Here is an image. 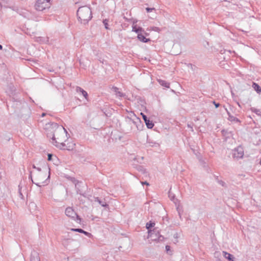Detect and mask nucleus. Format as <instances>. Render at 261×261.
<instances>
[{"label": "nucleus", "mask_w": 261, "mask_h": 261, "mask_svg": "<svg viewBox=\"0 0 261 261\" xmlns=\"http://www.w3.org/2000/svg\"><path fill=\"white\" fill-rule=\"evenodd\" d=\"M155 10V9L154 8H149V7H147V8H146V10L147 12H148V13L150 12L152 10Z\"/></svg>", "instance_id": "obj_33"}, {"label": "nucleus", "mask_w": 261, "mask_h": 261, "mask_svg": "<svg viewBox=\"0 0 261 261\" xmlns=\"http://www.w3.org/2000/svg\"><path fill=\"white\" fill-rule=\"evenodd\" d=\"M30 261H40L39 253L34 250L32 252L30 257Z\"/></svg>", "instance_id": "obj_10"}, {"label": "nucleus", "mask_w": 261, "mask_h": 261, "mask_svg": "<svg viewBox=\"0 0 261 261\" xmlns=\"http://www.w3.org/2000/svg\"><path fill=\"white\" fill-rule=\"evenodd\" d=\"M152 30H153L154 31L159 32L160 31V29L158 27H154L152 28Z\"/></svg>", "instance_id": "obj_39"}, {"label": "nucleus", "mask_w": 261, "mask_h": 261, "mask_svg": "<svg viewBox=\"0 0 261 261\" xmlns=\"http://www.w3.org/2000/svg\"><path fill=\"white\" fill-rule=\"evenodd\" d=\"M260 164L261 165V158H260Z\"/></svg>", "instance_id": "obj_56"}, {"label": "nucleus", "mask_w": 261, "mask_h": 261, "mask_svg": "<svg viewBox=\"0 0 261 261\" xmlns=\"http://www.w3.org/2000/svg\"><path fill=\"white\" fill-rule=\"evenodd\" d=\"M19 196L21 198V199H23L24 198V196H23V194H22V193L21 192L20 188L19 186Z\"/></svg>", "instance_id": "obj_35"}, {"label": "nucleus", "mask_w": 261, "mask_h": 261, "mask_svg": "<svg viewBox=\"0 0 261 261\" xmlns=\"http://www.w3.org/2000/svg\"><path fill=\"white\" fill-rule=\"evenodd\" d=\"M39 177L38 180H42V179L41 178V177L42 176V174L41 173L39 174Z\"/></svg>", "instance_id": "obj_44"}, {"label": "nucleus", "mask_w": 261, "mask_h": 261, "mask_svg": "<svg viewBox=\"0 0 261 261\" xmlns=\"http://www.w3.org/2000/svg\"><path fill=\"white\" fill-rule=\"evenodd\" d=\"M51 125L53 128H59V126L57 123L53 122L51 123Z\"/></svg>", "instance_id": "obj_31"}, {"label": "nucleus", "mask_w": 261, "mask_h": 261, "mask_svg": "<svg viewBox=\"0 0 261 261\" xmlns=\"http://www.w3.org/2000/svg\"><path fill=\"white\" fill-rule=\"evenodd\" d=\"M148 238H150L152 241L158 242L163 241L164 239V237L160 234L158 228H153L152 230H150L148 232Z\"/></svg>", "instance_id": "obj_3"}, {"label": "nucleus", "mask_w": 261, "mask_h": 261, "mask_svg": "<svg viewBox=\"0 0 261 261\" xmlns=\"http://www.w3.org/2000/svg\"><path fill=\"white\" fill-rule=\"evenodd\" d=\"M67 146H66V150H72L74 147H75V144L73 143H70L69 144L67 143Z\"/></svg>", "instance_id": "obj_26"}, {"label": "nucleus", "mask_w": 261, "mask_h": 261, "mask_svg": "<svg viewBox=\"0 0 261 261\" xmlns=\"http://www.w3.org/2000/svg\"><path fill=\"white\" fill-rule=\"evenodd\" d=\"M45 115H46V113H42V114H41V116L42 117H44Z\"/></svg>", "instance_id": "obj_48"}, {"label": "nucleus", "mask_w": 261, "mask_h": 261, "mask_svg": "<svg viewBox=\"0 0 261 261\" xmlns=\"http://www.w3.org/2000/svg\"><path fill=\"white\" fill-rule=\"evenodd\" d=\"M88 188V187L87 185H84L83 183V185H81V186H77V187H75L76 190V194H79V193L78 192L79 190H80V192H81L83 193V192L84 191L83 188Z\"/></svg>", "instance_id": "obj_22"}, {"label": "nucleus", "mask_w": 261, "mask_h": 261, "mask_svg": "<svg viewBox=\"0 0 261 261\" xmlns=\"http://www.w3.org/2000/svg\"><path fill=\"white\" fill-rule=\"evenodd\" d=\"M228 120L230 121L236 122H241V121L237 117L231 115L228 117Z\"/></svg>", "instance_id": "obj_24"}, {"label": "nucleus", "mask_w": 261, "mask_h": 261, "mask_svg": "<svg viewBox=\"0 0 261 261\" xmlns=\"http://www.w3.org/2000/svg\"><path fill=\"white\" fill-rule=\"evenodd\" d=\"M12 100L13 101H16V102H20V103H21V101H22V99H20V98H18V99H16L15 98L13 97L12 98Z\"/></svg>", "instance_id": "obj_32"}, {"label": "nucleus", "mask_w": 261, "mask_h": 261, "mask_svg": "<svg viewBox=\"0 0 261 261\" xmlns=\"http://www.w3.org/2000/svg\"><path fill=\"white\" fill-rule=\"evenodd\" d=\"M165 249H166V251L167 253H170L169 251H170V246L169 245H166L165 246Z\"/></svg>", "instance_id": "obj_36"}, {"label": "nucleus", "mask_w": 261, "mask_h": 261, "mask_svg": "<svg viewBox=\"0 0 261 261\" xmlns=\"http://www.w3.org/2000/svg\"><path fill=\"white\" fill-rule=\"evenodd\" d=\"M158 82L161 86L164 87L165 88H169L170 87V83L166 81L159 80Z\"/></svg>", "instance_id": "obj_20"}, {"label": "nucleus", "mask_w": 261, "mask_h": 261, "mask_svg": "<svg viewBox=\"0 0 261 261\" xmlns=\"http://www.w3.org/2000/svg\"><path fill=\"white\" fill-rule=\"evenodd\" d=\"M112 90L114 92H115L116 97H122L125 96V94L120 91L119 89L116 86H113L112 87Z\"/></svg>", "instance_id": "obj_9"}, {"label": "nucleus", "mask_w": 261, "mask_h": 261, "mask_svg": "<svg viewBox=\"0 0 261 261\" xmlns=\"http://www.w3.org/2000/svg\"><path fill=\"white\" fill-rule=\"evenodd\" d=\"M212 103L215 105L216 108H218L220 106V103L216 102L215 100L212 101Z\"/></svg>", "instance_id": "obj_34"}, {"label": "nucleus", "mask_w": 261, "mask_h": 261, "mask_svg": "<svg viewBox=\"0 0 261 261\" xmlns=\"http://www.w3.org/2000/svg\"><path fill=\"white\" fill-rule=\"evenodd\" d=\"M155 225V223L150 221L149 222L146 223V228L148 230V232L150 230H152L151 228Z\"/></svg>", "instance_id": "obj_21"}, {"label": "nucleus", "mask_w": 261, "mask_h": 261, "mask_svg": "<svg viewBox=\"0 0 261 261\" xmlns=\"http://www.w3.org/2000/svg\"><path fill=\"white\" fill-rule=\"evenodd\" d=\"M250 110L252 112L254 113L255 114L258 116L261 115V111L259 109H257L255 108L252 107L250 108Z\"/></svg>", "instance_id": "obj_25"}, {"label": "nucleus", "mask_w": 261, "mask_h": 261, "mask_svg": "<svg viewBox=\"0 0 261 261\" xmlns=\"http://www.w3.org/2000/svg\"><path fill=\"white\" fill-rule=\"evenodd\" d=\"M221 133L225 141H227L228 139H230L233 136L232 133L231 131H229L228 129H222Z\"/></svg>", "instance_id": "obj_8"}, {"label": "nucleus", "mask_w": 261, "mask_h": 261, "mask_svg": "<svg viewBox=\"0 0 261 261\" xmlns=\"http://www.w3.org/2000/svg\"><path fill=\"white\" fill-rule=\"evenodd\" d=\"M50 0H37L34 7L38 11H43L50 7Z\"/></svg>", "instance_id": "obj_2"}, {"label": "nucleus", "mask_w": 261, "mask_h": 261, "mask_svg": "<svg viewBox=\"0 0 261 261\" xmlns=\"http://www.w3.org/2000/svg\"><path fill=\"white\" fill-rule=\"evenodd\" d=\"M224 108L225 109V110L226 111V112L227 113V111H229L226 108H225V106H223Z\"/></svg>", "instance_id": "obj_51"}, {"label": "nucleus", "mask_w": 261, "mask_h": 261, "mask_svg": "<svg viewBox=\"0 0 261 261\" xmlns=\"http://www.w3.org/2000/svg\"><path fill=\"white\" fill-rule=\"evenodd\" d=\"M53 158V154L51 153H48L47 154V160L48 161H51Z\"/></svg>", "instance_id": "obj_37"}, {"label": "nucleus", "mask_w": 261, "mask_h": 261, "mask_svg": "<svg viewBox=\"0 0 261 261\" xmlns=\"http://www.w3.org/2000/svg\"><path fill=\"white\" fill-rule=\"evenodd\" d=\"M29 178L31 180V181H32L33 183H34V181L33 180V178H32V171H30V174H29Z\"/></svg>", "instance_id": "obj_38"}, {"label": "nucleus", "mask_w": 261, "mask_h": 261, "mask_svg": "<svg viewBox=\"0 0 261 261\" xmlns=\"http://www.w3.org/2000/svg\"><path fill=\"white\" fill-rule=\"evenodd\" d=\"M147 144L149 145V146L151 147H158L159 146V143L153 141L152 140H151L150 139L147 140Z\"/></svg>", "instance_id": "obj_23"}, {"label": "nucleus", "mask_w": 261, "mask_h": 261, "mask_svg": "<svg viewBox=\"0 0 261 261\" xmlns=\"http://www.w3.org/2000/svg\"><path fill=\"white\" fill-rule=\"evenodd\" d=\"M216 179L217 181L218 182V184L219 185H220L221 186H222L223 187H226V185L225 182L222 180H219L218 179V176L216 177Z\"/></svg>", "instance_id": "obj_27"}, {"label": "nucleus", "mask_w": 261, "mask_h": 261, "mask_svg": "<svg viewBox=\"0 0 261 261\" xmlns=\"http://www.w3.org/2000/svg\"><path fill=\"white\" fill-rule=\"evenodd\" d=\"M108 21H109V20L107 19H105L103 20V23L105 25V29L107 30L109 29V25H108Z\"/></svg>", "instance_id": "obj_28"}, {"label": "nucleus", "mask_w": 261, "mask_h": 261, "mask_svg": "<svg viewBox=\"0 0 261 261\" xmlns=\"http://www.w3.org/2000/svg\"><path fill=\"white\" fill-rule=\"evenodd\" d=\"M77 19L81 23L86 24L92 18V11L87 6L80 7L76 12Z\"/></svg>", "instance_id": "obj_1"}, {"label": "nucleus", "mask_w": 261, "mask_h": 261, "mask_svg": "<svg viewBox=\"0 0 261 261\" xmlns=\"http://www.w3.org/2000/svg\"><path fill=\"white\" fill-rule=\"evenodd\" d=\"M132 31L138 34L141 32H144V30L142 27H137V25H133L132 27Z\"/></svg>", "instance_id": "obj_15"}, {"label": "nucleus", "mask_w": 261, "mask_h": 261, "mask_svg": "<svg viewBox=\"0 0 261 261\" xmlns=\"http://www.w3.org/2000/svg\"><path fill=\"white\" fill-rule=\"evenodd\" d=\"M244 154V149L241 145L234 148L232 151V156L233 159L236 160L242 159Z\"/></svg>", "instance_id": "obj_4"}, {"label": "nucleus", "mask_w": 261, "mask_h": 261, "mask_svg": "<svg viewBox=\"0 0 261 261\" xmlns=\"http://www.w3.org/2000/svg\"><path fill=\"white\" fill-rule=\"evenodd\" d=\"M51 139H52L51 143L54 145L56 146L57 147L60 148V149H63V150L66 149V148L67 145L64 142L59 143L56 140L54 134L53 135Z\"/></svg>", "instance_id": "obj_6"}, {"label": "nucleus", "mask_w": 261, "mask_h": 261, "mask_svg": "<svg viewBox=\"0 0 261 261\" xmlns=\"http://www.w3.org/2000/svg\"><path fill=\"white\" fill-rule=\"evenodd\" d=\"M94 200L97 202L102 207H107L109 206V205L106 203L105 200H100L98 197H94Z\"/></svg>", "instance_id": "obj_17"}, {"label": "nucleus", "mask_w": 261, "mask_h": 261, "mask_svg": "<svg viewBox=\"0 0 261 261\" xmlns=\"http://www.w3.org/2000/svg\"><path fill=\"white\" fill-rule=\"evenodd\" d=\"M34 184H35V185H36V186H37L38 187H40L41 186L40 185V183H39V182H37V183L34 182Z\"/></svg>", "instance_id": "obj_46"}, {"label": "nucleus", "mask_w": 261, "mask_h": 261, "mask_svg": "<svg viewBox=\"0 0 261 261\" xmlns=\"http://www.w3.org/2000/svg\"><path fill=\"white\" fill-rule=\"evenodd\" d=\"M61 128L63 129L64 131L66 133V135H67L68 133L65 128H64L62 126H61Z\"/></svg>", "instance_id": "obj_43"}, {"label": "nucleus", "mask_w": 261, "mask_h": 261, "mask_svg": "<svg viewBox=\"0 0 261 261\" xmlns=\"http://www.w3.org/2000/svg\"><path fill=\"white\" fill-rule=\"evenodd\" d=\"M137 38L140 41L144 42V43H147V42L150 41V39L149 38H146L145 37V36L144 35L143 33H142L141 32L138 34Z\"/></svg>", "instance_id": "obj_11"}, {"label": "nucleus", "mask_w": 261, "mask_h": 261, "mask_svg": "<svg viewBox=\"0 0 261 261\" xmlns=\"http://www.w3.org/2000/svg\"><path fill=\"white\" fill-rule=\"evenodd\" d=\"M177 210L178 211V214H179L180 218H181L180 213L179 211H178V207L177 208Z\"/></svg>", "instance_id": "obj_52"}, {"label": "nucleus", "mask_w": 261, "mask_h": 261, "mask_svg": "<svg viewBox=\"0 0 261 261\" xmlns=\"http://www.w3.org/2000/svg\"><path fill=\"white\" fill-rule=\"evenodd\" d=\"M67 178L70 180L75 185V187H77V186H81V185H83L82 181H79L74 177L69 176L67 177Z\"/></svg>", "instance_id": "obj_16"}, {"label": "nucleus", "mask_w": 261, "mask_h": 261, "mask_svg": "<svg viewBox=\"0 0 261 261\" xmlns=\"http://www.w3.org/2000/svg\"><path fill=\"white\" fill-rule=\"evenodd\" d=\"M143 33L145 35H148V33H146L145 31H144V32H143Z\"/></svg>", "instance_id": "obj_55"}, {"label": "nucleus", "mask_w": 261, "mask_h": 261, "mask_svg": "<svg viewBox=\"0 0 261 261\" xmlns=\"http://www.w3.org/2000/svg\"><path fill=\"white\" fill-rule=\"evenodd\" d=\"M141 184L142 185H146L147 186H149V183L147 181H141Z\"/></svg>", "instance_id": "obj_41"}, {"label": "nucleus", "mask_w": 261, "mask_h": 261, "mask_svg": "<svg viewBox=\"0 0 261 261\" xmlns=\"http://www.w3.org/2000/svg\"><path fill=\"white\" fill-rule=\"evenodd\" d=\"M224 257L229 261H235V257L234 256L225 251H223Z\"/></svg>", "instance_id": "obj_13"}, {"label": "nucleus", "mask_w": 261, "mask_h": 261, "mask_svg": "<svg viewBox=\"0 0 261 261\" xmlns=\"http://www.w3.org/2000/svg\"><path fill=\"white\" fill-rule=\"evenodd\" d=\"M252 87L258 94L261 92V87L258 84L253 82Z\"/></svg>", "instance_id": "obj_19"}, {"label": "nucleus", "mask_w": 261, "mask_h": 261, "mask_svg": "<svg viewBox=\"0 0 261 261\" xmlns=\"http://www.w3.org/2000/svg\"><path fill=\"white\" fill-rule=\"evenodd\" d=\"M227 114L228 115V117H229V116H231L232 115L230 114V113L229 112V111H227Z\"/></svg>", "instance_id": "obj_49"}, {"label": "nucleus", "mask_w": 261, "mask_h": 261, "mask_svg": "<svg viewBox=\"0 0 261 261\" xmlns=\"http://www.w3.org/2000/svg\"><path fill=\"white\" fill-rule=\"evenodd\" d=\"M187 66H188V67H190L192 69H193V65H192V64H191V63H188V64H187Z\"/></svg>", "instance_id": "obj_42"}, {"label": "nucleus", "mask_w": 261, "mask_h": 261, "mask_svg": "<svg viewBox=\"0 0 261 261\" xmlns=\"http://www.w3.org/2000/svg\"><path fill=\"white\" fill-rule=\"evenodd\" d=\"M168 194H169V197L170 198V199L172 200V201H173L174 198H175V195L174 194L171 193V192H170V191H169L168 192Z\"/></svg>", "instance_id": "obj_30"}, {"label": "nucleus", "mask_w": 261, "mask_h": 261, "mask_svg": "<svg viewBox=\"0 0 261 261\" xmlns=\"http://www.w3.org/2000/svg\"><path fill=\"white\" fill-rule=\"evenodd\" d=\"M36 169H37L39 172L41 171V169L39 167H37V168Z\"/></svg>", "instance_id": "obj_47"}, {"label": "nucleus", "mask_w": 261, "mask_h": 261, "mask_svg": "<svg viewBox=\"0 0 261 261\" xmlns=\"http://www.w3.org/2000/svg\"><path fill=\"white\" fill-rule=\"evenodd\" d=\"M143 120L148 128L151 129L154 126V123L148 117L143 113H141Z\"/></svg>", "instance_id": "obj_7"}, {"label": "nucleus", "mask_w": 261, "mask_h": 261, "mask_svg": "<svg viewBox=\"0 0 261 261\" xmlns=\"http://www.w3.org/2000/svg\"><path fill=\"white\" fill-rule=\"evenodd\" d=\"M92 197V195L91 194H89L88 197H86L88 199L91 200V198Z\"/></svg>", "instance_id": "obj_45"}, {"label": "nucleus", "mask_w": 261, "mask_h": 261, "mask_svg": "<svg viewBox=\"0 0 261 261\" xmlns=\"http://www.w3.org/2000/svg\"><path fill=\"white\" fill-rule=\"evenodd\" d=\"M3 49V46L0 44V50H2Z\"/></svg>", "instance_id": "obj_54"}, {"label": "nucleus", "mask_w": 261, "mask_h": 261, "mask_svg": "<svg viewBox=\"0 0 261 261\" xmlns=\"http://www.w3.org/2000/svg\"><path fill=\"white\" fill-rule=\"evenodd\" d=\"M32 167H33L34 169H36V168H37V167L35 166V165H33Z\"/></svg>", "instance_id": "obj_53"}, {"label": "nucleus", "mask_w": 261, "mask_h": 261, "mask_svg": "<svg viewBox=\"0 0 261 261\" xmlns=\"http://www.w3.org/2000/svg\"><path fill=\"white\" fill-rule=\"evenodd\" d=\"M78 192L79 193V194L83 196V197L86 198L88 197L89 194L85 191H83V193L81 192H80V190H79Z\"/></svg>", "instance_id": "obj_29"}, {"label": "nucleus", "mask_w": 261, "mask_h": 261, "mask_svg": "<svg viewBox=\"0 0 261 261\" xmlns=\"http://www.w3.org/2000/svg\"><path fill=\"white\" fill-rule=\"evenodd\" d=\"M76 91L77 92L81 93V94L84 96V97L86 99H88V95L87 92L84 90L83 89H82L81 87L77 86L76 88Z\"/></svg>", "instance_id": "obj_14"}, {"label": "nucleus", "mask_w": 261, "mask_h": 261, "mask_svg": "<svg viewBox=\"0 0 261 261\" xmlns=\"http://www.w3.org/2000/svg\"><path fill=\"white\" fill-rule=\"evenodd\" d=\"M225 50H220V53L223 54H224L225 53Z\"/></svg>", "instance_id": "obj_50"}, {"label": "nucleus", "mask_w": 261, "mask_h": 261, "mask_svg": "<svg viewBox=\"0 0 261 261\" xmlns=\"http://www.w3.org/2000/svg\"><path fill=\"white\" fill-rule=\"evenodd\" d=\"M71 230L74 232H78L80 233H84L85 236L90 237L92 234L91 233L86 231L82 228H71Z\"/></svg>", "instance_id": "obj_12"}, {"label": "nucleus", "mask_w": 261, "mask_h": 261, "mask_svg": "<svg viewBox=\"0 0 261 261\" xmlns=\"http://www.w3.org/2000/svg\"><path fill=\"white\" fill-rule=\"evenodd\" d=\"M135 168L138 171L141 172L142 173L145 175V176H147V172L143 166L137 165Z\"/></svg>", "instance_id": "obj_18"}, {"label": "nucleus", "mask_w": 261, "mask_h": 261, "mask_svg": "<svg viewBox=\"0 0 261 261\" xmlns=\"http://www.w3.org/2000/svg\"><path fill=\"white\" fill-rule=\"evenodd\" d=\"M47 169H48V170H49V171H48L49 174H48V177H47V179H46L44 181L42 182V183H45V182H46L48 178H49V177H50V168H49V167H48V166L47 167Z\"/></svg>", "instance_id": "obj_40"}, {"label": "nucleus", "mask_w": 261, "mask_h": 261, "mask_svg": "<svg viewBox=\"0 0 261 261\" xmlns=\"http://www.w3.org/2000/svg\"><path fill=\"white\" fill-rule=\"evenodd\" d=\"M65 214L68 217L75 220L77 222L80 223L82 219L77 215L74 210L71 207H68L65 210Z\"/></svg>", "instance_id": "obj_5"}]
</instances>
